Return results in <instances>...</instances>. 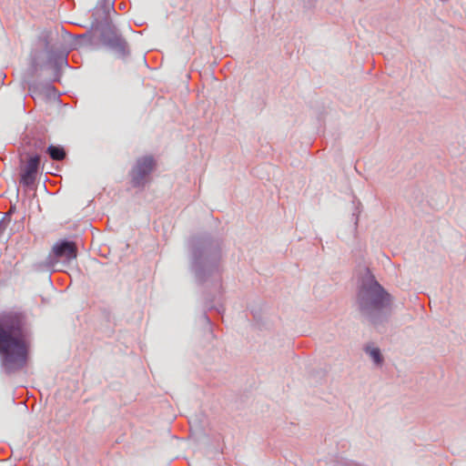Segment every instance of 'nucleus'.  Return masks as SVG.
I'll return each instance as SVG.
<instances>
[{
  "label": "nucleus",
  "mask_w": 466,
  "mask_h": 466,
  "mask_svg": "<svg viewBox=\"0 0 466 466\" xmlns=\"http://www.w3.org/2000/svg\"><path fill=\"white\" fill-rule=\"evenodd\" d=\"M100 40L116 57L125 59L129 54V46L126 39L118 32L115 25L106 21L101 27Z\"/></svg>",
  "instance_id": "nucleus-4"
},
{
  "label": "nucleus",
  "mask_w": 466,
  "mask_h": 466,
  "mask_svg": "<svg viewBox=\"0 0 466 466\" xmlns=\"http://www.w3.org/2000/svg\"><path fill=\"white\" fill-rule=\"evenodd\" d=\"M223 241L210 233H201L187 240V268L195 283L200 287H211L216 294L205 295L203 319L208 325L211 320L207 310L225 311L222 289Z\"/></svg>",
  "instance_id": "nucleus-1"
},
{
  "label": "nucleus",
  "mask_w": 466,
  "mask_h": 466,
  "mask_svg": "<svg viewBox=\"0 0 466 466\" xmlns=\"http://www.w3.org/2000/svg\"><path fill=\"white\" fill-rule=\"evenodd\" d=\"M206 423V416L203 413L196 414L189 420V425L192 429L195 427L198 431H204Z\"/></svg>",
  "instance_id": "nucleus-11"
},
{
  "label": "nucleus",
  "mask_w": 466,
  "mask_h": 466,
  "mask_svg": "<svg viewBox=\"0 0 466 466\" xmlns=\"http://www.w3.org/2000/svg\"><path fill=\"white\" fill-rule=\"evenodd\" d=\"M25 315L5 312L0 315V362L6 374L24 369L28 360L29 346Z\"/></svg>",
  "instance_id": "nucleus-2"
},
{
  "label": "nucleus",
  "mask_w": 466,
  "mask_h": 466,
  "mask_svg": "<svg viewBox=\"0 0 466 466\" xmlns=\"http://www.w3.org/2000/svg\"><path fill=\"white\" fill-rule=\"evenodd\" d=\"M30 66H31V69H32L33 72H35L37 70L39 65H38V62H37L36 58L33 57L31 59Z\"/></svg>",
  "instance_id": "nucleus-15"
},
{
  "label": "nucleus",
  "mask_w": 466,
  "mask_h": 466,
  "mask_svg": "<svg viewBox=\"0 0 466 466\" xmlns=\"http://www.w3.org/2000/svg\"><path fill=\"white\" fill-rule=\"evenodd\" d=\"M41 157L39 155L30 157L21 174L20 183L27 187H32L39 171Z\"/></svg>",
  "instance_id": "nucleus-7"
},
{
  "label": "nucleus",
  "mask_w": 466,
  "mask_h": 466,
  "mask_svg": "<svg viewBox=\"0 0 466 466\" xmlns=\"http://www.w3.org/2000/svg\"><path fill=\"white\" fill-rule=\"evenodd\" d=\"M305 10H311L316 6L317 0H300Z\"/></svg>",
  "instance_id": "nucleus-14"
},
{
  "label": "nucleus",
  "mask_w": 466,
  "mask_h": 466,
  "mask_svg": "<svg viewBox=\"0 0 466 466\" xmlns=\"http://www.w3.org/2000/svg\"><path fill=\"white\" fill-rule=\"evenodd\" d=\"M41 41L43 42L44 44V49H45V52H48L52 49H54V46H51V42H50V39H49V35H43L41 37H40Z\"/></svg>",
  "instance_id": "nucleus-13"
},
{
  "label": "nucleus",
  "mask_w": 466,
  "mask_h": 466,
  "mask_svg": "<svg viewBox=\"0 0 466 466\" xmlns=\"http://www.w3.org/2000/svg\"><path fill=\"white\" fill-rule=\"evenodd\" d=\"M46 63L55 70V80H58L61 68L68 65L67 53H66L64 50L54 48L46 52Z\"/></svg>",
  "instance_id": "nucleus-8"
},
{
  "label": "nucleus",
  "mask_w": 466,
  "mask_h": 466,
  "mask_svg": "<svg viewBox=\"0 0 466 466\" xmlns=\"http://www.w3.org/2000/svg\"><path fill=\"white\" fill-rule=\"evenodd\" d=\"M76 257L77 247L76 243L68 239H61L53 246L52 252L47 257V264L52 268L56 267L59 262L68 265Z\"/></svg>",
  "instance_id": "nucleus-5"
},
{
  "label": "nucleus",
  "mask_w": 466,
  "mask_h": 466,
  "mask_svg": "<svg viewBox=\"0 0 466 466\" xmlns=\"http://www.w3.org/2000/svg\"><path fill=\"white\" fill-rule=\"evenodd\" d=\"M364 352L370 357L376 366H381L384 362V358L381 354L380 348L375 347L372 342L367 343L363 347Z\"/></svg>",
  "instance_id": "nucleus-9"
},
{
  "label": "nucleus",
  "mask_w": 466,
  "mask_h": 466,
  "mask_svg": "<svg viewBox=\"0 0 466 466\" xmlns=\"http://www.w3.org/2000/svg\"><path fill=\"white\" fill-rule=\"evenodd\" d=\"M110 6L113 8L114 7V4L107 3L105 7L106 8H109Z\"/></svg>",
  "instance_id": "nucleus-17"
},
{
  "label": "nucleus",
  "mask_w": 466,
  "mask_h": 466,
  "mask_svg": "<svg viewBox=\"0 0 466 466\" xmlns=\"http://www.w3.org/2000/svg\"><path fill=\"white\" fill-rule=\"evenodd\" d=\"M356 303L360 317L377 332L386 333L392 314V296L367 268L360 280Z\"/></svg>",
  "instance_id": "nucleus-3"
},
{
  "label": "nucleus",
  "mask_w": 466,
  "mask_h": 466,
  "mask_svg": "<svg viewBox=\"0 0 466 466\" xmlns=\"http://www.w3.org/2000/svg\"><path fill=\"white\" fill-rule=\"evenodd\" d=\"M352 205H353L352 218L354 219V229L357 230L358 224H359V217L362 210V204L356 197H354L353 200H352Z\"/></svg>",
  "instance_id": "nucleus-12"
},
{
  "label": "nucleus",
  "mask_w": 466,
  "mask_h": 466,
  "mask_svg": "<svg viewBox=\"0 0 466 466\" xmlns=\"http://www.w3.org/2000/svg\"><path fill=\"white\" fill-rule=\"evenodd\" d=\"M46 153L53 160H56V161H61V160L65 159L66 156L65 148L59 145H57V146L50 145L46 148Z\"/></svg>",
  "instance_id": "nucleus-10"
},
{
  "label": "nucleus",
  "mask_w": 466,
  "mask_h": 466,
  "mask_svg": "<svg viewBox=\"0 0 466 466\" xmlns=\"http://www.w3.org/2000/svg\"><path fill=\"white\" fill-rule=\"evenodd\" d=\"M155 160L152 156H144L137 158L130 171L131 183L134 187H144L147 177L155 167Z\"/></svg>",
  "instance_id": "nucleus-6"
},
{
  "label": "nucleus",
  "mask_w": 466,
  "mask_h": 466,
  "mask_svg": "<svg viewBox=\"0 0 466 466\" xmlns=\"http://www.w3.org/2000/svg\"><path fill=\"white\" fill-rule=\"evenodd\" d=\"M7 224H8V222L5 221V218L0 220V234H2L5 230Z\"/></svg>",
  "instance_id": "nucleus-16"
}]
</instances>
